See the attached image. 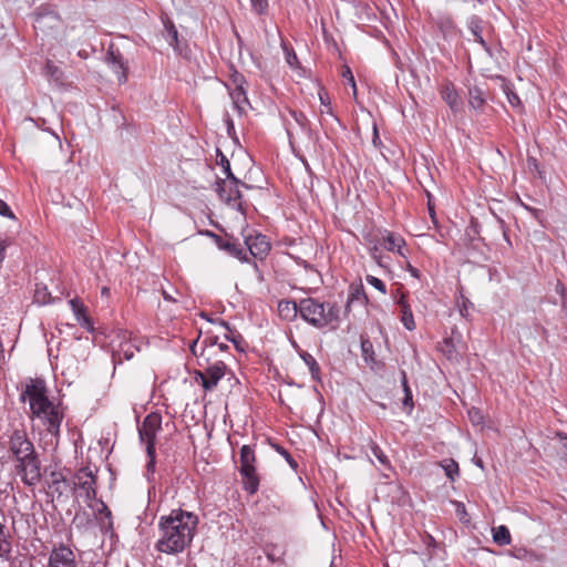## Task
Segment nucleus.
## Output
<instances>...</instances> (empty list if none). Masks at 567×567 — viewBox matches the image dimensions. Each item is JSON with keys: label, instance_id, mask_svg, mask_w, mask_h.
I'll use <instances>...</instances> for the list:
<instances>
[{"label": "nucleus", "instance_id": "nucleus-1", "mask_svg": "<svg viewBox=\"0 0 567 567\" xmlns=\"http://www.w3.org/2000/svg\"><path fill=\"white\" fill-rule=\"evenodd\" d=\"M198 516L192 512L173 509L158 522L159 536L155 549L166 555H177L192 545L198 526Z\"/></svg>", "mask_w": 567, "mask_h": 567}, {"label": "nucleus", "instance_id": "nucleus-2", "mask_svg": "<svg viewBox=\"0 0 567 567\" xmlns=\"http://www.w3.org/2000/svg\"><path fill=\"white\" fill-rule=\"evenodd\" d=\"M300 317L315 328L336 329L340 320V307L336 302L320 301L316 298H303L299 301Z\"/></svg>", "mask_w": 567, "mask_h": 567}, {"label": "nucleus", "instance_id": "nucleus-3", "mask_svg": "<svg viewBox=\"0 0 567 567\" xmlns=\"http://www.w3.org/2000/svg\"><path fill=\"white\" fill-rule=\"evenodd\" d=\"M162 429V416L158 413H150L138 426L140 441L145 444L146 454L148 457L147 471L154 472L156 462V435Z\"/></svg>", "mask_w": 567, "mask_h": 567}, {"label": "nucleus", "instance_id": "nucleus-4", "mask_svg": "<svg viewBox=\"0 0 567 567\" xmlns=\"http://www.w3.org/2000/svg\"><path fill=\"white\" fill-rule=\"evenodd\" d=\"M22 401H29L33 415L42 416L45 409L50 408L51 401L47 395V385L42 379H31L21 393Z\"/></svg>", "mask_w": 567, "mask_h": 567}, {"label": "nucleus", "instance_id": "nucleus-5", "mask_svg": "<svg viewBox=\"0 0 567 567\" xmlns=\"http://www.w3.org/2000/svg\"><path fill=\"white\" fill-rule=\"evenodd\" d=\"M16 472L24 485L33 487L41 481V462L37 452L16 461Z\"/></svg>", "mask_w": 567, "mask_h": 567}, {"label": "nucleus", "instance_id": "nucleus-6", "mask_svg": "<svg viewBox=\"0 0 567 567\" xmlns=\"http://www.w3.org/2000/svg\"><path fill=\"white\" fill-rule=\"evenodd\" d=\"M9 452L16 461L29 456L35 452L33 443L29 440L24 430H14L9 437Z\"/></svg>", "mask_w": 567, "mask_h": 567}, {"label": "nucleus", "instance_id": "nucleus-7", "mask_svg": "<svg viewBox=\"0 0 567 567\" xmlns=\"http://www.w3.org/2000/svg\"><path fill=\"white\" fill-rule=\"evenodd\" d=\"M73 484L84 492L87 502L96 499V476L89 466H82L76 471Z\"/></svg>", "mask_w": 567, "mask_h": 567}, {"label": "nucleus", "instance_id": "nucleus-8", "mask_svg": "<svg viewBox=\"0 0 567 567\" xmlns=\"http://www.w3.org/2000/svg\"><path fill=\"white\" fill-rule=\"evenodd\" d=\"M48 567H78L74 551L63 543L55 545L50 553Z\"/></svg>", "mask_w": 567, "mask_h": 567}, {"label": "nucleus", "instance_id": "nucleus-9", "mask_svg": "<svg viewBox=\"0 0 567 567\" xmlns=\"http://www.w3.org/2000/svg\"><path fill=\"white\" fill-rule=\"evenodd\" d=\"M105 62L116 74L118 83L123 84L127 81L128 64L114 44L109 47L105 54Z\"/></svg>", "mask_w": 567, "mask_h": 567}, {"label": "nucleus", "instance_id": "nucleus-10", "mask_svg": "<svg viewBox=\"0 0 567 567\" xmlns=\"http://www.w3.org/2000/svg\"><path fill=\"white\" fill-rule=\"evenodd\" d=\"M245 245L250 255L260 260L267 257L271 248L267 237L260 233L245 235Z\"/></svg>", "mask_w": 567, "mask_h": 567}, {"label": "nucleus", "instance_id": "nucleus-11", "mask_svg": "<svg viewBox=\"0 0 567 567\" xmlns=\"http://www.w3.org/2000/svg\"><path fill=\"white\" fill-rule=\"evenodd\" d=\"M47 426V431L53 436L58 437L60 434V426L63 421L64 414L60 409V405L53 404L51 402L50 408L45 409V412L40 416Z\"/></svg>", "mask_w": 567, "mask_h": 567}, {"label": "nucleus", "instance_id": "nucleus-12", "mask_svg": "<svg viewBox=\"0 0 567 567\" xmlns=\"http://www.w3.org/2000/svg\"><path fill=\"white\" fill-rule=\"evenodd\" d=\"M227 184L225 179H218L216 182V192L219 197L227 203H237L241 199L243 195L239 189V186L248 187L245 183L241 184H231V181H228Z\"/></svg>", "mask_w": 567, "mask_h": 567}, {"label": "nucleus", "instance_id": "nucleus-13", "mask_svg": "<svg viewBox=\"0 0 567 567\" xmlns=\"http://www.w3.org/2000/svg\"><path fill=\"white\" fill-rule=\"evenodd\" d=\"M227 371V365L223 360H217L212 364H208L205 369V375L207 377V381L204 382V390L212 391L214 390L218 382L225 377Z\"/></svg>", "mask_w": 567, "mask_h": 567}, {"label": "nucleus", "instance_id": "nucleus-14", "mask_svg": "<svg viewBox=\"0 0 567 567\" xmlns=\"http://www.w3.org/2000/svg\"><path fill=\"white\" fill-rule=\"evenodd\" d=\"M220 250H224L229 256L239 259L240 261H249L245 248L240 245L237 238L226 234L221 237V241L217 245Z\"/></svg>", "mask_w": 567, "mask_h": 567}, {"label": "nucleus", "instance_id": "nucleus-15", "mask_svg": "<svg viewBox=\"0 0 567 567\" xmlns=\"http://www.w3.org/2000/svg\"><path fill=\"white\" fill-rule=\"evenodd\" d=\"M440 94L442 100L449 105L453 113H457L462 110L463 101L453 83H444L440 90Z\"/></svg>", "mask_w": 567, "mask_h": 567}, {"label": "nucleus", "instance_id": "nucleus-16", "mask_svg": "<svg viewBox=\"0 0 567 567\" xmlns=\"http://www.w3.org/2000/svg\"><path fill=\"white\" fill-rule=\"evenodd\" d=\"M244 489L254 495L258 492L260 478L257 473L256 466L239 467Z\"/></svg>", "mask_w": 567, "mask_h": 567}, {"label": "nucleus", "instance_id": "nucleus-17", "mask_svg": "<svg viewBox=\"0 0 567 567\" xmlns=\"http://www.w3.org/2000/svg\"><path fill=\"white\" fill-rule=\"evenodd\" d=\"M380 244L388 251L398 252L401 257L406 258V254L403 251L405 240L401 235L384 230Z\"/></svg>", "mask_w": 567, "mask_h": 567}, {"label": "nucleus", "instance_id": "nucleus-18", "mask_svg": "<svg viewBox=\"0 0 567 567\" xmlns=\"http://www.w3.org/2000/svg\"><path fill=\"white\" fill-rule=\"evenodd\" d=\"M228 93L237 112L240 115L246 113L247 106L250 107L246 87L231 89L228 86Z\"/></svg>", "mask_w": 567, "mask_h": 567}, {"label": "nucleus", "instance_id": "nucleus-19", "mask_svg": "<svg viewBox=\"0 0 567 567\" xmlns=\"http://www.w3.org/2000/svg\"><path fill=\"white\" fill-rule=\"evenodd\" d=\"M298 353L305 364L308 367L311 378L315 381H321V369L317 360L305 350H299Z\"/></svg>", "mask_w": 567, "mask_h": 567}, {"label": "nucleus", "instance_id": "nucleus-20", "mask_svg": "<svg viewBox=\"0 0 567 567\" xmlns=\"http://www.w3.org/2000/svg\"><path fill=\"white\" fill-rule=\"evenodd\" d=\"M219 324L227 330V333L225 334V339L227 341H230L238 351L244 352L245 348H246V342H245L243 336L238 332H235L230 328L229 323L225 320H220Z\"/></svg>", "mask_w": 567, "mask_h": 567}, {"label": "nucleus", "instance_id": "nucleus-21", "mask_svg": "<svg viewBox=\"0 0 567 567\" xmlns=\"http://www.w3.org/2000/svg\"><path fill=\"white\" fill-rule=\"evenodd\" d=\"M398 303L401 308V321H402L403 326L410 331L414 330L415 323H414V319H413V313H412V310L405 299V296H401Z\"/></svg>", "mask_w": 567, "mask_h": 567}, {"label": "nucleus", "instance_id": "nucleus-22", "mask_svg": "<svg viewBox=\"0 0 567 567\" xmlns=\"http://www.w3.org/2000/svg\"><path fill=\"white\" fill-rule=\"evenodd\" d=\"M468 29L475 38V41L480 43L484 50L488 51V45L482 34V19L476 16L472 17L468 21Z\"/></svg>", "mask_w": 567, "mask_h": 567}, {"label": "nucleus", "instance_id": "nucleus-23", "mask_svg": "<svg viewBox=\"0 0 567 567\" xmlns=\"http://www.w3.org/2000/svg\"><path fill=\"white\" fill-rule=\"evenodd\" d=\"M361 353L364 362L372 369L378 365L373 343L368 338L361 337Z\"/></svg>", "mask_w": 567, "mask_h": 567}, {"label": "nucleus", "instance_id": "nucleus-24", "mask_svg": "<svg viewBox=\"0 0 567 567\" xmlns=\"http://www.w3.org/2000/svg\"><path fill=\"white\" fill-rule=\"evenodd\" d=\"M255 449L251 445H243L239 453V467L256 466Z\"/></svg>", "mask_w": 567, "mask_h": 567}, {"label": "nucleus", "instance_id": "nucleus-25", "mask_svg": "<svg viewBox=\"0 0 567 567\" xmlns=\"http://www.w3.org/2000/svg\"><path fill=\"white\" fill-rule=\"evenodd\" d=\"M54 298H52L48 287L44 284H35L34 289V302L41 306H45L52 303Z\"/></svg>", "mask_w": 567, "mask_h": 567}, {"label": "nucleus", "instance_id": "nucleus-26", "mask_svg": "<svg viewBox=\"0 0 567 567\" xmlns=\"http://www.w3.org/2000/svg\"><path fill=\"white\" fill-rule=\"evenodd\" d=\"M492 532H493V540L497 545L505 546V545L511 544L512 536H511L509 529L506 526L501 525L498 527H494Z\"/></svg>", "mask_w": 567, "mask_h": 567}, {"label": "nucleus", "instance_id": "nucleus-27", "mask_svg": "<svg viewBox=\"0 0 567 567\" xmlns=\"http://www.w3.org/2000/svg\"><path fill=\"white\" fill-rule=\"evenodd\" d=\"M468 103L475 110H480L485 104L484 93L478 86L468 89Z\"/></svg>", "mask_w": 567, "mask_h": 567}, {"label": "nucleus", "instance_id": "nucleus-28", "mask_svg": "<svg viewBox=\"0 0 567 567\" xmlns=\"http://www.w3.org/2000/svg\"><path fill=\"white\" fill-rule=\"evenodd\" d=\"M372 455L379 461V463L386 470H392L391 462L383 450L373 441L369 444Z\"/></svg>", "mask_w": 567, "mask_h": 567}, {"label": "nucleus", "instance_id": "nucleus-29", "mask_svg": "<svg viewBox=\"0 0 567 567\" xmlns=\"http://www.w3.org/2000/svg\"><path fill=\"white\" fill-rule=\"evenodd\" d=\"M348 299H349V303H353L354 301L365 303L368 301V297L365 295L363 286L362 285H351L349 288Z\"/></svg>", "mask_w": 567, "mask_h": 567}, {"label": "nucleus", "instance_id": "nucleus-30", "mask_svg": "<svg viewBox=\"0 0 567 567\" xmlns=\"http://www.w3.org/2000/svg\"><path fill=\"white\" fill-rule=\"evenodd\" d=\"M441 466L444 470L445 475L450 478L451 482H454L458 477L460 467H458V464L454 460H452V458L444 460L441 463Z\"/></svg>", "mask_w": 567, "mask_h": 567}, {"label": "nucleus", "instance_id": "nucleus-31", "mask_svg": "<svg viewBox=\"0 0 567 567\" xmlns=\"http://www.w3.org/2000/svg\"><path fill=\"white\" fill-rule=\"evenodd\" d=\"M11 553V542L6 533L4 524L0 523V557H7Z\"/></svg>", "mask_w": 567, "mask_h": 567}, {"label": "nucleus", "instance_id": "nucleus-32", "mask_svg": "<svg viewBox=\"0 0 567 567\" xmlns=\"http://www.w3.org/2000/svg\"><path fill=\"white\" fill-rule=\"evenodd\" d=\"M289 115L302 132H310V122L308 117L300 111L289 110Z\"/></svg>", "mask_w": 567, "mask_h": 567}, {"label": "nucleus", "instance_id": "nucleus-33", "mask_svg": "<svg viewBox=\"0 0 567 567\" xmlns=\"http://www.w3.org/2000/svg\"><path fill=\"white\" fill-rule=\"evenodd\" d=\"M102 508L100 509V514H102L104 517L101 523V528L107 533L113 530V519H112V512L107 507V505L104 502H101Z\"/></svg>", "mask_w": 567, "mask_h": 567}, {"label": "nucleus", "instance_id": "nucleus-34", "mask_svg": "<svg viewBox=\"0 0 567 567\" xmlns=\"http://www.w3.org/2000/svg\"><path fill=\"white\" fill-rule=\"evenodd\" d=\"M225 85L227 89L228 86H230L231 89L246 87L247 81L240 72H238L237 70H233L229 76V82Z\"/></svg>", "mask_w": 567, "mask_h": 567}, {"label": "nucleus", "instance_id": "nucleus-35", "mask_svg": "<svg viewBox=\"0 0 567 567\" xmlns=\"http://www.w3.org/2000/svg\"><path fill=\"white\" fill-rule=\"evenodd\" d=\"M451 504L455 507L456 516L460 522L467 525L471 522L470 515L467 514L464 503L460 501H451Z\"/></svg>", "mask_w": 567, "mask_h": 567}, {"label": "nucleus", "instance_id": "nucleus-36", "mask_svg": "<svg viewBox=\"0 0 567 567\" xmlns=\"http://www.w3.org/2000/svg\"><path fill=\"white\" fill-rule=\"evenodd\" d=\"M298 306L299 303H297L296 301L287 300L280 301L278 305V309L280 315L289 316V313L292 312V315L296 316L297 313H299Z\"/></svg>", "mask_w": 567, "mask_h": 567}, {"label": "nucleus", "instance_id": "nucleus-37", "mask_svg": "<svg viewBox=\"0 0 567 567\" xmlns=\"http://www.w3.org/2000/svg\"><path fill=\"white\" fill-rule=\"evenodd\" d=\"M220 165L226 174V178L231 181V184H241V182L233 174L230 163L223 153H220Z\"/></svg>", "mask_w": 567, "mask_h": 567}, {"label": "nucleus", "instance_id": "nucleus-38", "mask_svg": "<svg viewBox=\"0 0 567 567\" xmlns=\"http://www.w3.org/2000/svg\"><path fill=\"white\" fill-rule=\"evenodd\" d=\"M65 482V476L60 471H52L50 473V486L54 488L56 493L60 495L62 491L60 488V484Z\"/></svg>", "mask_w": 567, "mask_h": 567}, {"label": "nucleus", "instance_id": "nucleus-39", "mask_svg": "<svg viewBox=\"0 0 567 567\" xmlns=\"http://www.w3.org/2000/svg\"><path fill=\"white\" fill-rule=\"evenodd\" d=\"M45 73L50 75L54 81H61L63 76V72L54 65L52 62H48L45 64Z\"/></svg>", "mask_w": 567, "mask_h": 567}, {"label": "nucleus", "instance_id": "nucleus-40", "mask_svg": "<svg viewBox=\"0 0 567 567\" xmlns=\"http://www.w3.org/2000/svg\"><path fill=\"white\" fill-rule=\"evenodd\" d=\"M341 75H342V78L347 81V83L352 87L353 95H354V96H357V84H355V80H354V76H353V74H352L351 69H350L348 65H344V66H343V70H342Z\"/></svg>", "mask_w": 567, "mask_h": 567}, {"label": "nucleus", "instance_id": "nucleus-41", "mask_svg": "<svg viewBox=\"0 0 567 567\" xmlns=\"http://www.w3.org/2000/svg\"><path fill=\"white\" fill-rule=\"evenodd\" d=\"M166 31H167V41L171 45L175 47L178 42V31L175 28V25L169 22L168 24H165Z\"/></svg>", "mask_w": 567, "mask_h": 567}, {"label": "nucleus", "instance_id": "nucleus-42", "mask_svg": "<svg viewBox=\"0 0 567 567\" xmlns=\"http://www.w3.org/2000/svg\"><path fill=\"white\" fill-rule=\"evenodd\" d=\"M275 450L281 455L285 457V460L288 462V464L292 467V468H297L298 467V463L297 461L291 456V454L285 449L282 447L281 445H274Z\"/></svg>", "mask_w": 567, "mask_h": 567}, {"label": "nucleus", "instance_id": "nucleus-43", "mask_svg": "<svg viewBox=\"0 0 567 567\" xmlns=\"http://www.w3.org/2000/svg\"><path fill=\"white\" fill-rule=\"evenodd\" d=\"M365 280H367V282L369 285H371L372 287L378 289L380 292L386 293V286H385V284L381 279H379L378 277L368 275L365 277Z\"/></svg>", "mask_w": 567, "mask_h": 567}, {"label": "nucleus", "instance_id": "nucleus-44", "mask_svg": "<svg viewBox=\"0 0 567 567\" xmlns=\"http://www.w3.org/2000/svg\"><path fill=\"white\" fill-rule=\"evenodd\" d=\"M251 8L254 12L257 14H265L268 10V1L267 0H250Z\"/></svg>", "mask_w": 567, "mask_h": 567}, {"label": "nucleus", "instance_id": "nucleus-45", "mask_svg": "<svg viewBox=\"0 0 567 567\" xmlns=\"http://www.w3.org/2000/svg\"><path fill=\"white\" fill-rule=\"evenodd\" d=\"M118 355H123L125 360H131L134 357L133 346L130 342L121 343Z\"/></svg>", "mask_w": 567, "mask_h": 567}, {"label": "nucleus", "instance_id": "nucleus-46", "mask_svg": "<svg viewBox=\"0 0 567 567\" xmlns=\"http://www.w3.org/2000/svg\"><path fill=\"white\" fill-rule=\"evenodd\" d=\"M69 303L76 319L81 317V315H85V308L78 299H71Z\"/></svg>", "mask_w": 567, "mask_h": 567}, {"label": "nucleus", "instance_id": "nucleus-47", "mask_svg": "<svg viewBox=\"0 0 567 567\" xmlns=\"http://www.w3.org/2000/svg\"><path fill=\"white\" fill-rule=\"evenodd\" d=\"M0 215L10 219H16V215L9 205L2 199H0Z\"/></svg>", "mask_w": 567, "mask_h": 567}, {"label": "nucleus", "instance_id": "nucleus-48", "mask_svg": "<svg viewBox=\"0 0 567 567\" xmlns=\"http://www.w3.org/2000/svg\"><path fill=\"white\" fill-rule=\"evenodd\" d=\"M319 97H320L321 105L326 107L324 112L327 114L333 115L332 107L330 105V99H329L327 92H320Z\"/></svg>", "mask_w": 567, "mask_h": 567}, {"label": "nucleus", "instance_id": "nucleus-49", "mask_svg": "<svg viewBox=\"0 0 567 567\" xmlns=\"http://www.w3.org/2000/svg\"><path fill=\"white\" fill-rule=\"evenodd\" d=\"M76 321L81 327L85 328L87 331H93L94 328H93L92 320L90 317L86 316V313L81 315V317H79L76 319Z\"/></svg>", "mask_w": 567, "mask_h": 567}, {"label": "nucleus", "instance_id": "nucleus-50", "mask_svg": "<svg viewBox=\"0 0 567 567\" xmlns=\"http://www.w3.org/2000/svg\"><path fill=\"white\" fill-rule=\"evenodd\" d=\"M370 255H371L372 259H373V260H375V261H377V264H378L379 266H383V264H382V257H381V255H380V251H379V248H378V246H377V245H374V246L370 249Z\"/></svg>", "mask_w": 567, "mask_h": 567}, {"label": "nucleus", "instance_id": "nucleus-51", "mask_svg": "<svg viewBox=\"0 0 567 567\" xmlns=\"http://www.w3.org/2000/svg\"><path fill=\"white\" fill-rule=\"evenodd\" d=\"M427 198H429V200H427V209H429L430 217H431L432 221L434 224H436L437 220H436V216H435L434 205L432 204V196L430 194H427Z\"/></svg>", "mask_w": 567, "mask_h": 567}, {"label": "nucleus", "instance_id": "nucleus-52", "mask_svg": "<svg viewBox=\"0 0 567 567\" xmlns=\"http://www.w3.org/2000/svg\"><path fill=\"white\" fill-rule=\"evenodd\" d=\"M468 415H470V417H471L473 423H477L478 424L483 420V416H482L480 410H471L468 412Z\"/></svg>", "mask_w": 567, "mask_h": 567}, {"label": "nucleus", "instance_id": "nucleus-53", "mask_svg": "<svg viewBox=\"0 0 567 567\" xmlns=\"http://www.w3.org/2000/svg\"><path fill=\"white\" fill-rule=\"evenodd\" d=\"M194 379L196 382H200L202 386L204 388V382L207 381V377L205 375V370L203 371H195L194 372Z\"/></svg>", "mask_w": 567, "mask_h": 567}, {"label": "nucleus", "instance_id": "nucleus-54", "mask_svg": "<svg viewBox=\"0 0 567 567\" xmlns=\"http://www.w3.org/2000/svg\"><path fill=\"white\" fill-rule=\"evenodd\" d=\"M200 234H202V235H205V236H207V237H209V238H212L216 245H218V244H219V241H221V237H223V236L217 235V234H215V233H214V231H212V230H204V231H202Z\"/></svg>", "mask_w": 567, "mask_h": 567}, {"label": "nucleus", "instance_id": "nucleus-55", "mask_svg": "<svg viewBox=\"0 0 567 567\" xmlns=\"http://www.w3.org/2000/svg\"><path fill=\"white\" fill-rule=\"evenodd\" d=\"M557 435L560 440L561 449L564 450V457L567 458V434L558 433Z\"/></svg>", "mask_w": 567, "mask_h": 567}, {"label": "nucleus", "instance_id": "nucleus-56", "mask_svg": "<svg viewBox=\"0 0 567 567\" xmlns=\"http://www.w3.org/2000/svg\"><path fill=\"white\" fill-rule=\"evenodd\" d=\"M401 383H402V388H403L404 394H406L409 392H412L410 386H409V383H408V378H406L405 371H401Z\"/></svg>", "mask_w": 567, "mask_h": 567}, {"label": "nucleus", "instance_id": "nucleus-57", "mask_svg": "<svg viewBox=\"0 0 567 567\" xmlns=\"http://www.w3.org/2000/svg\"><path fill=\"white\" fill-rule=\"evenodd\" d=\"M507 99L512 105H516V104L520 103L518 95L514 92H507Z\"/></svg>", "mask_w": 567, "mask_h": 567}, {"label": "nucleus", "instance_id": "nucleus-58", "mask_svg": "<svg viewBox=\"0 0 567 567\" xmlns=\"http://www.w3.org/2000/svg\"><path fill=\"white\" fill-rule=\"evenodd\" d=\"M403 405L404 406H409L410 409L413 408V395H412V392H409V393L404 394Z\"/></svg>", "mask_w": 567, "mask_h": 567}, {"label": "nucleus", "instance_id": "nucleus-59", "mask_svg": "<svg viewBox=\"0 0 567 567\" xmlns=\"http://www.w3.org/2000/svg\"><path fill=\"white\" fill-rule=\"evenodd\" d=\"M287 62L290 66H293L298 62L297 54L295 52H287Z\"/></svg>", "mask_w": 567, "mask_h": 567}, {"label": "nucleus", "instance_id": "nucleus-60", "mask_svg": "<svg viewBox=\"0 0 567 567\" xmlns=\"http://www.w3.org/2000/svg\"><path fill=\"white\" fill-rule=\"evenodd\" d=\"M408 271L413 276L414 278H420L421 272L417 268L413 267L410 262L406 265Z\"/></svg>", "mask_w": 567, "mask_h": 567}, {"label": "nucleus", "instance_id": "nucleus-61", "mask_svg": "<svg viewBox=\"0 0 567 567\" xmlns=\"http://www.w3.org/2000/svg\"><path fill=\"white\" fill-rule=\"evenodd\" d=\"M444 347L446 349H443V351L449 355V358L452 357V352H453V344L451 342V340H444Z\"/></svg>", "mask_w": 567, "mask_h": 567}, {"label": "nucleus", "instance_id": "nucleus-62", "mask_svg": "<svg viewBox=\"0 0 567 567\" xmlns=\"http://www.w3.org/2000/svg\"><path fill=\"white\" fill-rule=\"evenodd\" d=\"M372 142H373V144L375 146L381 144V140H380V136H379L378 127H377L375 124L373 125V138H372Z\"/></svg>", "mask_w": 567, "mask_h": 567}, {"label": "nucleus", "instance_id": "nucleus-63", "mask_svg": "<svg viewBox=\"0 0 567 567\" xmlns=\"http://www.w3.org/2000/svg\"><path fill=\"white\" fill-rule=\"evenodd\" d=\"M217 340H218V338H217V337H209V338H206V339L204 340V343H205V344H209V346H212V347H213V346L217 344Z\"/></svg>", "mask_w": 567, "mask_h": 567}, {"label": "nucleus", "instance_id": "nucleus-64", "mask_svg": "<svg viewBox=\"0 0 567 567\" xmlns=\"http://www.w3.org/2000/svg\"><path fill=\"white\" fill-rule=\"evenodd\" d=\"M424 543H426L429 546L435 545V539L431 535H426L424 538Z\"/></svg>", "mask_w": 567, "mask_h": 567}]
</instances>
